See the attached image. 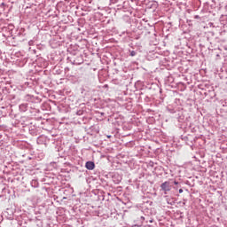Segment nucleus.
Wrapping results in <instances>:
<instances>
[{"mask_svg": "<svg viewBox=\"0 0 227 227\" xmlns=\"http://www.w3.org/2000/svg\"><path fill=\"white\" fill-rule=\"evenodd\" d=\"M141 219H145V217L141 216Z\"/></svg>", "mask_w": 227, "mask_h": 227, "instance_id": "2eb2a0df", "label": "nucleus"}, {"mask_svg": "<svg viewBox=\"0 0 227 227\" xmlns=\"http://www.w3.org/2000/svg\"><path fill=\"white\" fill-rule=\"evenodd\" d=\"M86 169H89V171H93L95 169V162L93 161H87L85 163Z\"/></svg>", "mask_w": 227, "mask_h": 227, "instance_id": "39448f33", "label": "nucleus"}, {"mask_svg": "<svg viewBox=\"0 0 227 227\" xmlns=\"http://www.w3.org/2000/svg\"><path fill=\"white\" fill-rule=\"evenodd\" d=\"M168 113H170L171 114H175V109H169L168 108Z\"/></svg>", "mask_w": 227, "mask_h": 227, "instance_id": "1a4fd4ad", "label": "nucleus"}, {"mask_svg": "<svg viewBox=\"0 0 227 227\" xmlns=\"http://www.w3.org/2000/svg\"><path fill=\"white\" fill-rule=\"evenodd\" d=\"M110 3H112V4H116V3H118V0H110Z\"/></svg>", "mask_w": 227, "mask_h": 227, "instance_id": "9d476101", "label": "nucleus"}, {"mask_svg": "<svg viewBox=\"0 0 227 227\" xmlns=\"http://www.w3.org/2000/svg\"><path fill=\"white\" fill-rule=\"evenodd\" d=\"M195 19H200V16L199 15L195 16Z\"/></svg>", "mask_w": 227, "mask_h": 227, "instance_id": "4468645a", "label": "nucleus"}, {"mask_svg": "<svg viewBox=\"0 0 227 227\" xmlns=\"http://www.w3.org/2000/svg\"><path fill=\"white\" fill-rule=\"evenodd\" d=\"M150 223H153V221L151 220Z\"/></svg>", "mask_w": 227, "mask_h": 227, "instance_id": "dca6fc26", "label": "nucleus"}, {"mask_svg": "<svg viewBox=\"0 0 227 227\" xmlns=\"http://www.w3.org/2000/svg\"><path fill=\"white\" fill-rule=\"evenodd\" d=\"M177 121H179V123H184V121H185V117L183 114H178Z\"/></svg>", "mask_w": 227, "mask_h": 227, "instance_id": "0eeeda50", "label": "nucleus"}, {"mask_svg": "<svg viewBox=\"0 0 227 227\" xmlns=\"http://www.w3.org/2000/svg\"><path fill=\"white\" fill-rule=\"evenodd\" d=\"M29 45H31V42H29Z\"/></svg>", "mask_w": 227, "mask_h": 227, "instance_id": "f3484780", "label": "nucleus"}, {"mask_svg": "<svg viewBox=\"0 0 227 227\" xmlns=\"http://www.w3.org/2000/svg\"><path fill=\"white\" fill-rule=\"evenodd\" d=\"M129 56H131L132 58H134V56H136V54H137V52H136V51H129Z\"/></svg>", "mask_w": 227, "mask_h": 227, "instance_id": "6e6552de", "label": "nucleus"}, {"mask_svg": "<svg viewBox=\"0 0 227 227\" xmlns=\"http://www.w3.org/2000/svg\"><path fill=\"white\" fill-rule=\"evenodd\" d=\"M171 188H172V185H171V182L169 181H165L160 184V189L161 191L164 192V194H168V192L171 191Z\"/></svg>", "mask_w": 227, "mask_h": 227, "instance_id": "f03ea898", "label": "nucleus"}, {"mask_svg": "<svg viewBox=\"0 0 227 227\" xmlns=\"http://www.w3.org/2000/svg\"><path fill=\"white\" fill-rule=\"evenodd\" d=\"M27 107H28L27 103H23V104L20 105V111L21 113H26V111H27Z\"/></svg>", "mask_w": 227, "mask_h": 227, "instance_id": "423d86ee", "label": "nucleus"}, {"mask_svg": "<svg viewBox=\"0 0 227 227\" xmlns=\"http://www.w3.org/2000/svg\"><path fill=\"white\" fill-rule=\"evenodd\" d=\"M29 45H31V42H29Z\"/></svg>", "mask_w": 227, "mask_h": 227, "instance_id": "a211bd4d", "label": "nucleus"}, {"mask_svg": "<svg viewBox=\"0 0 227 227\" xmlns=\"http://www.w3.org/2000/svg\"><path fill=\"white\" fill-rule=\"evenodd\" d=\"M47 144V137L42 135L37 138V145H46Z\"/></svg>", "mask_w": 227, "mask_h": 227, "instance_id": "20e7f679", "label": "nucleus"}, {"mask_svg": "<svg viewBox=\"0 0 227 227\" xmlns=\"http://www.w3.org/2000/svg\"><path fill=\"white\" fill-rule=\"evenodd\" d=\"M175 185H178V182L174 181Z\"/></svg>", "mask_w": 227, "mask_h": 227, "instance_id": "ddd939ff", "label": "nucleus"}, {"mask_svg": "<svg viewBox=\"0 0 227 227\" xmlns=\"http://www.w3.org/2000/svg\"><path fill=\"white\" fill-rule=\"evenodd\" d=\"M182 192H184L183 189H179V193L182 194Z\"/></svg>", "mask_w": 227, "mask_h": 227, "instance_id": "f8f14e48", "label": "nucleus"}, {"mask_svg": "<svg viewBox=\"0 0 227 227\" xmlns=\"http://www.w3.org/2000/svg\"><path fill=\"white\" fill-rule=\"evenodd\" d=\"M121 176L120 174H114L113 176H112V180L114 182V184H120L121 182Z\"/></svg>", "mask_w": 227, "mask_h": 227, "instance_id": "7ed1b4c3", "label": "nucleus"}, {"mask_svg": "<svg viewBox=\"0 0 227 227\" xmlns=\"http://www.w3.org/2000/svg\"><path fill=\"white\" fill-rule=\"evenodd\" d=\"M76 114H78L79 116H81V115L82 114V112L78 111V112L76 113Z\"/></svg>", "mask_w": 227, "mask_h": 227, "instance_id": "9b49d317", "label": "nucleus"}, {"mask_svg": "<svg viewBox=\"0 0 227 227\" xmlns=\"http://www.w3.org/2000/svg\"><path fill=\"white\" fill-rule=\"evenodd\" d=\"M68 59H70V62L72 65H82L84 63V59H82V55H78L76 57H71Z\"/></svg>", "mask_w": 227, "mask_h": 227, "instance_id": "f257e3e1", "label": "nucleus"}]
</instances>
